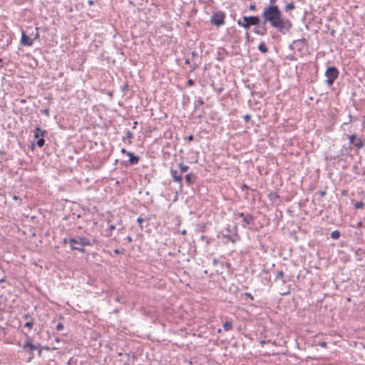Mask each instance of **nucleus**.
<instances>
[{
  "instance_id": "1",
  "label": "nucleus",
  "mask_w": 365,
  "mask_h": 365,
  "mask_svg": "<svg viewBox=\"0 0 365 365\" xmlns=\"http://www.w3.org/2000/svg\"><path fill=\"white\" fill-rule=\"evenodd\" d=\"M263 24L269 23L283 35L288 34L292 27V21L283 17L278 6H266L262 12Z\"/></svg>"
},
{
  "instance_id": "2",
  "label": "nucleus",
  "mask_w": 365,
  "mask_h": 365,
  "mask_svg": "<svg viewBox=\"0 0 365 365\" xmlns=\"http://www.w3.org/2000/svg\"><path fill=\"white\" fill-rule=\"evenodd\" d=\"M346 137L349 140V146L343 147L341 149V155H349L350 151L352 150H354L356 154H358L359 150L365 146V138L364 139L358 138L356 134H346Z\"/></svg>"
},
{
  "instance_id": "3",
  "label": "nucleus",
  "mask_w": 365,
  "mask_h": 365,
  "mask_svg": "<svg viewBox=\"0 0 365 365\" xmlns=\"http://www.w3.org/2000/svg\"><path fill=\"white\" fill-rule=\"evenodd\" d=\"M96 242V240H93V242L85 237H78L76 238H71L69 240V243L73 250H78L81 252L84 253L86 250L84 249L85 246L92 245Z\"/></svg>"
},
{
  "instance_id": "4",
  "label": "nucleus",
  "mask_w": 365,
  "mask_h": 365,
  "mask_svg": "<svg viewBox=\"0 0 365 365\" xmlns=\"http://www.w3.org/2000/svg\"><path fill=\"white\" fill-rule=\"evenodd\" d=\"M234 215L235 219L242 218V227L246 229H252V226L255 225V217L250 213L241 212L239 211H235Z\"/></svg>"
},
{
  "instance_id": "5",
  "label": "nucleus",
  "mask_w": 365,
  "mask_h": 365,
  "mask_svg": "<svg viewBox=\"0 0 365 365\" xmlns=\"http://www.w3.org/2000/svg\"><path fill=\"white\" fill-rule=\"evenodd\" d=\"M261 21L260 18L257 16H245L237 21V24L245 29H249L251 26H259Z\"/></svg>"
},
{
  "instance_id": "6",
  "label": "nucleus",
  "mask_w": 365,
  "mask_h": 365,
  "mask_svg": "<svg viewBox=\"0 0 365 365\" xmlns=\"http://www.w3.org/2000/svg\"><path fill=\"white\" fill-rule=\"evenodd\" d=\"M39 37L38 29L37 27L35 28V32L32 31L31 33H29L28 34L22 31H21V43L24 46H31L34 43V41Z\"/></svg>"
},
{
  "instance_id": "7",
  "label": "nucleus",
  "mask_w": 365,
  "mask_h": 365,
  "mask_svg": "<svg viewBox=\"0 0 365 365\" xmlns=\"http://www.w3.org/2000/svg\"><path fill=\"white\" fill-rule=\"evenodd\" d=\"M225 14L223 11L214 12L210 18V23L215 26H220L225 24Z\"/></svg>"
},
{
  "instance_id": "8",
  "label": "nucleus",
  "mask_w": 365,
  "mask_h": 365,
  "mask_svg": "<svg viewBox=\"0 0 365 365\" xmlns=\"http://www.w3.org/2000/svg\"><path fill=\"white\" fill-rule=\"evenodd\" d=\"M325 76L327 78L326 80L327 85L331 86L339 76V71L335 66L328 67Z\"/></svg>"
},
{
  "instance_id": "9",
  "label": "nucleus",
  "mask_w": 365,
  "mask_h": 365,
  "mask_svg": "<svg viewBox=\"0 0 365 365\" xmlns=\"http://www.w3.org/2000/svg\"><path fill=\"white\" fill-rule=\"evenodd\" d=\"M39 346V344H33L31 339H29L26 341L24 342L23 345V349L29 354V359H31L34 356V351L38 349Z\"/></svg>"
},
{
  "instance_id": "10",
  "label": "nucleus",
  "mask_w": 365,
  "mask_h": 365,
  "mask_svg": "<svg viewBox=\"0 0 365 365\" xmlns=\"http://www.w3.org/2000/svg\"><path fill=\"white\" fill-rule=\"evenodd\" d=\"M306 46V39L302 38L294 41L291 45H290V49L292 50H297L298 51H300L304 48V47Z\"/></svg>"
},
{
  "instance_id": "11",
  "label": "nucleus",
  "mask_w": 365,
  "mask_h": 365,
  "mask_svg": "<svg viewBox=\"0 0 365 365\" xmlns=\"http://www.w3.org/2000/svg\"><path fill=\"white\" fill-rule=\"evenodd\" d=\"M33 313H26L23 315V319L26 321V322L24 324V327L26 328H29V329H31L33 327V325L34 324V319L32 317Z\"/></svg>"
},
{
  "instance_id": "12",
  "label": "nucleus",
  "mask_w": 365,
  "mask_h": 365,
  "mask_svg": "<svg viewBox=\"0 0 365 365\" xmlns=\"http://www.w3.org/2000/svg\"><path fill=\"white\" fill-rule=\"evenodd\" d=\"M170 174L174 182L180 184V187L182 186V173H178V172L173 168H170Z\"/></svg>"
},
{
  "instance_id": "13",
  "label": "nucleus",
  "mask_w": 365,
  "mask_h": 365,
  "mask_svg": "<svg viewBox=\"0 0 365 365\" xmlns=\"http://www.w3.org/2000/svg\"><path fill=\"white\" fill-rule=\"evenodd\" d=\"M253 32L259 36H265L267 33V30L265 25L262 24V26L259 24L257 27L255 28Z\"/></svg>"
},
{
  "instance_id": "14",
  "label": "nucleus",
  "mask_w": 365,
  "mask_h": 365,
  "mask_svg": "<svg viewBox=\"0 0 365 365\" xmlns=\"http://www.w3.org/2000/svg\"><path fill=\"white\" fill-rule=\"evenodd\" d=\"M185 182L190 186L196 181L197 176L194 173H189L185 175Z\"/></svg>"
},
{
  "instance_id": "15",
  "label": "nucleus",
  "mask_w": 365,
  "mask_h": 365,
  "mask_svg": "<svg viewBox=\"0 0 365 365\" xmlns=\"http://www.w3.org/2000/svg\"><path fill=\"white\" fill-rule=\"evenodd\" d=\"M127 155L129 157V163L130 165H137L139 163L140 158L135 155L133 153H127Z\"/></svg>"
},
{
  "instance_id": "16",
  "label": "nucleus",
  "mask_w": 365,
  "mask_h": 365,
  "mask_svg": "<svg viewBox=\"0 0 365 365\" xmlns=\"http://www.w3.org/2000/svg\"><path fill=\"white\" fill-rule=\"evenodd\" d=\"M46 133V130L41 129L39 127H37L34 130V138L38 139L43 137V135Z\"/></svg>"
},
{
  "instance_id": "17",
  "label": "nucleus",
  "mask_w": 365,
  "mask_h": 365,
  "mask_svg": "<svg viewBox=\"0 0 365 365\" xmlns=\"http://www.w3.org/2000/svg\"><path fill=\"white\" fill-rule=\"evenodd\" d=\"M275 280L281 279L282 283H285L286 280L284 279V273L282 270L281 271H276L275 272Z\"/></svg>"
},
{
  "instance_id": "18",
  "label": "nucleus",
  "mask_w": 365,
  "mask_h": 365,
  "mask_svg": "<svg viewBox=\"0 0 365 365\" xmlns=\"http://www.w3.org/2000/svg\"><path fill=\"white\" fill-rule=\"evenodd\" d=\"M258 49L263 53H265L268 51V48L267 47L264 42L259 43V45L258 46Z\"/></svg>"
},
{
  "instance_id": "19",
  "label": "nucleus",
  "mask_w": 365,
  "mask_h": 365,
  "mask_svg": "<svg viewBox=\"0 0 365 365\" xmlns=\"http://www.w3.org/2000/svg\"><path fill=\"white\" fill-rule=\"evenodd\" d=\"M223 328L225 331H230L232 329V323L230 321H226L223 324Z\"/></svg>"
},
{
  "instance_id": "20",
  "label": "nucleus",
  "mask_w": 365,
  "mask_h": 365,
  "mask_svg": "<svg viewBox=\"0 0 365 365\" xmlns=\"http://www.w3.org/2000/svg\"><path fill=\"white\" fill-rule=\"evenodd\" d=\"M294 9H295V6L294 4V2H290L285 6L284 11L286 12H289V11L294 10Z\"/></svg>"
},
{
  "instance_id": "21",
  "label": "nucleus",
  "mask_w": 365,
  "mask_h": 365,
  "mask_svg": "<svg viewBox=\"0 0 365 365\" xmlns=\"http://www.w3.org/2000/svg\"><path fill=\"white\" fill-rule=\"evenodd\" d=\"M178 167L180 169L181 173H185L189 170V166L184 165L182 163H180Z\"/></svg>"
},
{
  "instance_id": "22",
  "label": "nucleus",
  "mask_w": 365,
  "mask_h": 365,
  "mask_svg": "<svg viewBox=\"0 0 365 365\" xmlns=\"http://www.w3.org/2000/svg\"><path fill=\"white\" fill-rule=\"evenodd\" d=\"M340 237V232L339 230H336L331 232V237L334 240H338Z\"/></svg>"
},
{
  "instance_id": "23",
  "label": "nucleus",
  "mask_w": 365,
  "mask_h": 365,
  "mask_svg": "<svg viewBox=\"0 0 365 365\" xmlns=\"http://www.w3.org/2000/svg\"><path fill=\"white\" fill-rule=\"evenodd\" d=\"M133 137V133L131 131H128L126 135L123 137L122 140L125 143L127 139H131Z\"/></svg>"
},
{
  "instance_id": "24",
  "label": "nucleus",
  "mask_w": 365,
  "mask_h": 365,
  "mask_svg": "<svg viewBox=\"0 0 365 365\" xmlns=\"http://www.w3.org/2000/svg\"><path fill=\"white\" fill-rule=\"evenodd\" d=\"M205 104V102L202 98H199L195 102V108H197L200 106H202Z\"/></svg>"
},
{
  "instance_id": "25",
  "label": "nucleus",
  "mask_w": 365,
  "mask_h": 365,
  "mask_svg": "<svg viewBox=\"0 0 365 365\" xmlns=\"http://www.w3.org/2000/svg\"><path fill=\"white\" fill-rule=\"evenodd\" d=\"M44 144H45V140L43 139V137L37 139L36 145L38 147L42 148L44 145Z\"/></svg>"
},
{
  "instance_id": "26",
  "label": "nucleus",
  "mask_w": 365,
  "mask_h": 365,
  "mask_svg": "<svg viewBox=\"0 0 365 365\" xmlns=\"http://www.w3.org/2000/svg\"><path fill=\"white\" fill-rule=\"evenodd\" d=\"M222 237L226 239L227 242V241H231L232 243H235L236 240H235V239L232 236H230V235H223Z\"/></svg>"
},
{
  "instance_id": "27",
  "label": "nucleus",
  "mask_w": 365,
  "mask_h": 365,
  "mask_svg": "<svg viewBox=\"0 0 365 365\" xmlns=\"http://www.w3.org/2000/svg\"><path fill=\"white\" fill-rule=\"evenodd\" d=\"M354 206L357 209H362L364 207V203L362 201L356 202Z\"/></svg>"
},
{
  "instance_id": "28",
  "label": "nucleus",
  "mask_w": 365,
  "mask_h": 365,
  "mask_svg": "<svg viewBox=\"0 0 365 365\" xmlns=\"http://www.w3.org/2000/svg\"><path fill=\"white\" fill-rule=\"evenodd\" d=\"M200 63V62H199V63H194L191 66V69H190V72H193L194 71H195L199 67Z\"/></svg>"
},
{
  "instance_id": "29",
  "label": "nucleus",
  "mask_w": 365,
  "mask_h": 365,
  "mask_svg": "<svg viewBox=\"0 0 365 365\" xmlns=\"http://www.w3.org/2000/svg\"><path fill=\"white\" fill-rule=\"evenodd\" d=\"M143 221H144V220L142 217H138L137 219V222H138L139 227H140L141 230H143Z\"/></svg>"
},
{
  "instance_id": "30",
  "label": "nucleus",
  "mask_w": 365,
  "mask_h": 365,
  "mask_svg": "<svg viewBox=\"0 0 365 365\" xmlns=\"http://www.w3.org/2000/svg\"><path fill=\"white\" fill-rule=\"evenodd\" d=\"M63 329H64V325H63V323L59 322V323H58V324H57V325H56V329H57L58 331H62Z\"/></svg>"
},
{
  "instance_id": "31",
  "label": "nucleus",
  "mask_w": 365,
  "mask_h": 365,
  "mask_svg": "<svg viewBox=\"0 0 365 365\" xmlns=\"http://www.w3.org/2000/svg\"><path fill=\"white\" fill-rule=\"evenodd\" d=\"M43 114H44L46 116H49L50 115V110L48 108H46L41 110Z\"/></svg>"
},
{
  "instance_id": "32",
  "label": "nucleus",
  "mask_w": 365,
  "mask_h": 365,
  "mask_svg": "<svg viewBox=\"0 0 365 365\" xmlns=\"http://www.w3.org/2000/svg\"><path fill=\"white\" fill-rule=\"evenodd\" d=\"M243 118L245 122H248L250 120L251 116L249 114H246L245 115H244Z\"/></svg>"
},
{
  "instance_id": "33",
  "label": "nucleus",
  "mask_w": 365,
  "mask_h": 365,
  "mask_svg": "<svg viewBox=\"0 0 365 365\" xmlns=\"http://www.w3.org/2000/svg\"><path fill=\"white\" fill-rule=\"evenodd\" d=\"M191 55H192V59H193V60H194L195 58L198 57V53H197V51H192Z\"/></svg>"
},
{
  "instance_id": "34",
  "label": "nucleus",
  "mask_w": 365,
  "mask_h": 365,
  "mask_svg": "<svg viewBox=\"0 0 365 365\" xmlns=\"http://www.w3.org/2000/svg\"><path fill=\"white\" fill-rule=\"evenodd\" d=\"M319 346L323 347V348H327V343L325 342V341H322V342H319Z\"/></svg>"
},
{
  "instance_id": "35",
  "label": "nucleus",
  "mask_w": 365,
  "mask_h": 365,
  "mask_svg": "<svg viewBox=\"0 0 365 365\" xmlns=\"http://www.w3.org/2000/svg\"><path fill=\"white\" fill-rule=\"evenodd\" d=\"M250 10L255 11L257 9L255 4H251L249 6Z\"/></svg>"
},
{
  "instance_id": "36",
  "label": "nucleus",
  "mask_w": 365,
  "mask_h": 365,
  "mask_svg": "<svg viewBox=\"0 0 365 365\" xmlns=\"http://www.w3.org/2000/svg\"><path fill=\"white\" fill-rule=\"evenodd\" d=\"M248 189H249V186L247 185L246 184H242V185L241 186V190L242 191L247 190Z\"/></svg>"
},
{
  "instance_id": "37",
  "label": "nucleus",
  "mask_w": 365,
  "mask_h": 365,
  "mask_svg": "<svg viewBox=\"0 0 365 365\" xmlns=\"http://www.w3.org/2000/svg\"><path fill=\"white\" fill-rule=\"evenodd\" d=\"M269 197L271 200H274V199L279 198V196L276 194H271L269 195Z\"/></svg>"
},
{
  "instance_id": "38",
  "label": "nucleus",
  "mask_w": 365,
  "mask_h": 365,
  "mask_svg": "<svg viewBox=\"0 0 365 365\" xmlns=\"http://www.w3.org/2000/svg\"><path fill=\"white\" fill-rule=\"evenodd\" d=\"M276 2H277V0H269V6H277Z\"/></svg>"
},
{
  "instance_id": "39",
  "label": "nucleus",
  "mask_w": 365,
  "mask_h": 365,
  "mask_svg": "<svg viewBox=\"0 0 365 365\" xmlns=\"http://www.w3.org/2000/svg\"><path fill=\"white\" fill-rule=\"evenodd\" d=\"M194 83H195V82H194V81H193L192 79H189V80L187 81V85H188V86H193V85H194Z\"/></svg>"
},
{
  "instance_id": "40",
  "label": "nucleus",
  "mask_w": 365,
  "mask_h": 365,
  "mask_svg": "<svg viewBox=\"0 0 365 365\" xmlns=\"http://www.w3.org/2000/svg\"><path fill=\"white\" fill-rule=\"evenodd\" d=\"M125 240H127V242L128 243H130L133 241V239H132V237L130 236L126 237Z\"/></svg>"
},
{
  "instance_id": "41",
  "label": "nucleus",
  "mask_w": 365,
  "mask_h": 365,
  "mask_svg": "<svg viewBox=\"0 0 365 365\" xmlns=\"http://www.w3.org/2000/svg\"><path fill=\"white\" fill-rule=\"evenodd\" d=\"M113 252H114L115 255H119V254L122 253V252H121L120 250H118V249H115V250H113Z\"/></svg>"
},
{
  "instance_id": "42",
  "label": "nucleus",
  "mask_w": 365,
  "mask_h": 365,
  "mask_svg": "<svg viewBox=\"0 0 365 365\" xmlns=\"http://www.w3.org/2000/svg\"><path fill=\"white\" fill-rule=\"evenodd\" d=\"M245 296L247 297V298H250L251 299H253V297L252 295L250 294V293H245Z\"/></svg>"
},
{
  "instance_id": "43",
  "label": "nucleus",
  "mask_w": 365,
  "mask_h": 365,
  "mask_svg": "<svg viewBox=\"0 0 365 365\" xmlns=\"http://www.w3.org/2000/svg\"><path fill=\"white\" fill-rule=\"evenodd\" d=\"M187 139L189 141H192V140H193V139H194V137H193V135H189V136L187 138Z\"/></svg>"
},
{
  "instance_id": "44",
  "label": "nucleus",
  "mask_w": 365,
  "mask_h": 365,
  "mask_svg": "<svg viewBox=\"0 0 365 365\" xmlns=\"http://www.w3.org/2000/svg\"><path fill=\"white\" fill-rule=\"evenodd\" d=\"M120 152L123 154H126L127 155V153H130L129 151H127L125 148H122Z\"/></svg>"
},
{
  "instance_id": "45",
  "label": "nucleus",
  "mask_w": 365,
  "mask_h": 365,
  "mask_svg": "<svg viewBox=\"0 0 365 365\" xmlns=\"http://www.w3.org/2000/svg\"><path fill=\"white\" fill-rule=\"evenodd\" d=\"M268 342H269V341L262 340V341H260V344H261L262 346H263L264 344H267V343H268Z\"/></svg>"
},
{
  "instance_id": "46",
  "label": "nucleus",
  "mask_w": 365,
  "mask_h": 365,
  "mask_svg": "<svg viewBox=\"0 0 365 365\" xmlns=\"http://www.w3.org/2000/svg\"><path fill=\"white\" fill-rule=\"evenodd\" d=\"M88 5L92 6V5L94 4V1L93 0H88Z\"/></svg>"
},
{
  "instance_id": "47",
  "label": "nucleus",
  "mask_w": 365,
  "mask_h": 365,
  "mask_svg": "<svg viewBox=\"0 0 365 365\" xmlns=\"http://www.w3.org/2000/svg\"><path fill=\"white\" fill-rule=\"evenodd\" d=\"M115 301L117 302H120V296H117L115 298Z\"/></svg>"
},
{
  "instance_id": "48",
  "label": "nucleus",
  "mask_w": 365,
  "mask_h": 365,
  "mask_svg": "<svg viewBox=\"0 0 365 365\" xmlns=\"http://www.w3.org/2000/svg\"><path fill=\"white\" fill-rule=\"evenodd\" d=\"M115 225H110L109 226V229H110V230H115Z\"/></svg>"
},
{
  "instance_id": "49",
  "label": "nucleus",
  "mask_w": 365,
  "mask_h": 365,
  "mask_svg": "<svg viewBox=\"0 0 365 365\" xmlns=\"http://www.w3.org/2000/svg\"><path fill=\"white\" fill-rule=\"evenodd\" d=\"M185 64H190V59L186 58V59L185 60Z\"/></svg>"
},
{
  "instance_id": "50",
  "label": "nucleus",
  "mask_w": 365,
  "mask_h": 365,
  "mask_svg": "<svg viewBox=\"0 0 365 365\" xmlns=\"http://www.w3.org/2000/svg\"><path fill=\"white\" fill-rule=\"evenodd\" d=\"M319 193H320L321 196H324V195H326V192L325 191H320Z\"/></svg>"
},
{
  "instance_id": "51",
  "label": "nucleus",
  "mask_w": 365,
  "mask_h": 365,
  "mask_svg": "<svg viewBox=\"0 0 365 365\" xmlns=\"http://www.w3.org/2000/svg\"><path fill=\"white\" fill-rule=\"evenodd\" d=\"M138 124V122L137 121H134L133 122V128H136V125Z\"/></svg>"
},
{
  "instance_id": "52",
  "label": "nucleus",
  "mask_w": 365,
  "mask_h": 365,
  "mask_svg": "<svg viewBox=\"0 0 365 365\" xmlns=\"http://www.w3.org/2000/svg\"><path fill=\"white\" fill-rule=\"evenodd\" d=\"M13 199H14V200H18L19 199V197H17L16 195H14V196H13Z\"/></svg>"
},
{
  "instance_id": "53",
  "label": "nucleus",
  "mask_w": 365,
  "mask_h": 365,
  "mask_svg": "<svg viewBox=\"0 0 365 365\" xmlns=\"http://www.w3.org/2000/svg\"><path fill=\"white\" fill-rule=\"evenodd\" d=\"M128 88V85H125L123 88V90L125 91V90H127Z\"/></svg>"
},
{
  "instance_id": "54",
  "label": "nucleus",
  "mask_w": 365,
  "mask_h": 365,
  "mask_svg": "<svg viewBox=\"0 0 365 365\" xmlns=\"http://www.w3.org/2000/svg\"><path fill=\"white\" fill-rule=\"evenodd\" d=\"M217 262H218V261H217V259H213V264H217Z\"/></svg>"
},
{
  "instance_id": "55",
  "label": "nucleus",
  "mask_w": 365,
  "mask_h": 365,
  "mask_svg": "<svg viewBox=\"0 0 365 365\" xmlns=\"http://www.w3.org/2000/svg\"><path fill=\"white\" fill-rule=\"evenodd\" d=\"M349 122H351L352 119H353V117L351 115H349Z\"/></svg>"
},
{
  "instance_id": "56",
  "label": "nucleus",
  "mask_w": 365,
  "mask_h": 365,
  "mask_svg": "<svg viewBox=\"0 0 365 365\" xmlns=\"http://www.w3.org/2000/svg\"><path fill=\"white\" fill-rule=\"evenodd\" d=\"M246 37H247V40H249V38H250V34L248 32L246 33Z\"/></svg>"
},
{
  "instance_id": "57",
  "label": "nucleus",
  "mask_w": 365,
  "mask_h": 365,
  "mask_svg": "<svg viewBox=\"0 0 365 365\" xmlns=\"http://www.w3.org/2000/svg\"><path fill=\"white\" fill-rule=\"evenodd\" d=\"M347 121H348V122H345V123H344V125H346V124H348L349 123H350V122H349V119H347Z\"/></svg>"
},
{
  "instance_id": "58",
  "label": "nucleus",
  "mask_w": 365,
  "mask_h": 365,
  "mask_svg": "<svg viewBox=\"0 0 365 365\" xmlns=\"http://www.w3.org/2000/svg\"><path fill=\"white\" fill-rule=\"evenodd\" d=\"M182 235H185V234H186V231H185V230H183V231L182 232Z\"/></svg>"
},
{
  "instance_id": "59",
  "label": "nucleus",
  "mask_w": 365,
  "mask_h": 365,
  "mask_svg": "<svg viewBox=\"0 0 365 365\" xmlns=\"http://www.w3.org/2000/svg\"><path fill=\"white\" fill-rule=\"evenodd\" d=\"M44 349H46V350H48V349H49V347H48V346H45V347H44Z\"/></svg>"
},
{
  "instance_id": "60",
  "label": "nucleus",
  "mask_w": 365,
  "mask_h": 365,
  "mask_svg": "<svg viewBox=\"0 0 365 365\" xmlns=\"http://www.w3.org/2000/svg\"><path fill=\"white\" fill-rule=\"evenodd\" d=\"M75 246L77 247H81V245H75Z\"/></svg>"
},
{
  "instance_id": "61",
  "label": "nucleus",
  "mask_w": 365,
  "mask_h": 365,
  "mask_svg": "<svg viewBox=\"0 0 365 365\" xmlns=\"http://www.w3.org/2000/svg\"><path fill=\"white\" fill-rule=\"evenodd\" d=\"M217 331H218V333H220L221 332V329H219Z\"/></svg>"
},
{
  "instance_id": "62",
  "label": "nucleus",
  "mask_w": 365,
  "mask_h": 365,
  "mask_svg": "<svg viewBox=\"0 0 365 365\" xmlns=\"http://www.w3.org/2000/svg\"><path fill=\"white\" fill-rule=\"evenodd\" d=\"M41 351H38V355H41Z\"/></svg>"
},
{
  "instance_id": "63",
  "label": "nucleus",
  "mask_w": 365,
  "mask_h": 365,
  "mask_svg": "<svg viewBox=\"0 0 365 365\" xmlns=\"http://www.w3.org/2000/svg\"><path fill=\"white\" fill-rule=\"evenodd\" d=\"M128 144H131V141H130V140H129V141L128 142Z\"/></svg>"
},
{
  "instance_id": "64",
  "label": "nucleus",
  "mask_w": 365,
  "mask_h": 365,
  "mask_svg": "<svg viewBox=\"0 0 365 365\" xmlns=\"http://www.w3.org/2000/svg\"><path fill=\"white\" fill-rule=\"evenodd\" d=\"M123 365H130V364H123Z\"/></svg>"
}]
</instances>
